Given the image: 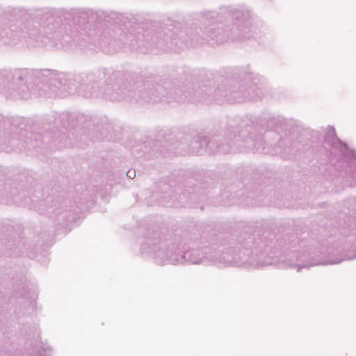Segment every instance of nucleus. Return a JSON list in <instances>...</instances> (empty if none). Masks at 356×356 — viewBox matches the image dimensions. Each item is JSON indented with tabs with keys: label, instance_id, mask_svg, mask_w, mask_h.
<instances>
[{
	"label": "nucleus",
	"instance_id": "1",
	"mask_svg": "<svg viewBox=\"0 0 356 356\" xmlns=\"http://www.w3.org/2000/svg\"><path fill=\"white\" fill-rule=\"evenodd\" d=\"M127 175H128L129 177L133 178V177H134V176H135V172H134V171H133V172H131V170H129V171H128V172H127Z\"/></svg>",
	"mask_w": 356,
	"mask_h": 356
}]
</instances>
